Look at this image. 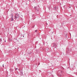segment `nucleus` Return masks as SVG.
<instances>
[{"label": "nucleus", "instance_id": "nucleus-5", "mask_svg": "<svg viewBox=\"0 0 77 77\" xmlns=\"http://www.w3.org/2000/svg\"><path fill=\"white\" fill-rule=\"evenodd\" d=\"M15 18H17V16H15Z\"/></svg>", "mask_w": 77, "mask_h": 77}, {"label": "nucleus", "instance_id": "nucleus-8", "mask_svg": "<svg viewBox=\"0 0 77 77\" xmlns=\"http://www.w3.org/2000/svg\"><path fill=\"white\" fill-rule=\"evenodd\" d=\"M48 48H46V50H48Z\"/></svg>", "mask_w": 77, "mask_h": 77}, {"label": "nucleus", "instance_id": "nucleus-12", "mask_svg": "<svg viewBox=\"0 0 77 77\" xmlns=\"http://www.w3.org/2000/svg\"><path fill=\"white\" fill-rule=\"evenodd\" d=\"M66 52L67 53H68V51H66Z\"/></svg>", "mask_w": 77, "mask_h": 77}, {"label": "nucleus", "instance_id": "nucleus-4", "mask_svg": "<svg viewBox=\"0 0 77 77\" xmlns=\"http://www.w3.org/2000/svg\"><path fill=\"white\" fill-rule=\"evenodd\" d=\"M20 74H21L22 75H23V72H20Z\"/></svg>", "mask_w": 77, "mask_h": 77}, {"label": "nucleus", "instance_id": "nucleus-14", "mask_svg": "<svg viewBox=\"0 0 77 77\" xmlns=\"http://www.w3.org/2000/svg\"><path fill=\"white\" fill-rule=\"evenodd\" d=\"M23 37H24V35L23 36Z\"/></svg>", "mask_w": 77, "mask_h": 77}, {"label": "nucleus", "instance_id": "nucleus-2", "mask_svg": "<svg viewBox=\"0 0 77 77\" xmlns=\"http://www.w3.org/2000/svg\"><path fill=\"white\" fill-rule=\"evenodd\" d=\"M13 20H14V19H13V17H11V21H12Z\"/></svg>", "mask_w": 77, "mask_h": 77}, {"label": "nucleus", "instance_id": "nucleus-1", "mask_svg": "<svg viewBox=\"0 0 77 77\" xmlns=\"http://www.w3.org/2000/svg\"><path fill=\"white\" fill-rule=\"evenodd\" d=\"M55 48H56L57 47V45H56L55 43H53V47H54Z\"/></svg>", "mask_w": 77, "mask_h": 77}, {"label": "nucleus", "instance_id": "nucleus-6", "mask_svg": "<svg viewBox=\"0 0 77 77\" xmlns=\"http://www.w3.org/2000/svg\"><path fill=\"white\" fill-rule=\"evenodd\" d=\"M14 17V16H13V15L11 14V18H13Z\"/></svg>", "mask_w": 77, "mask_h": 77}, {"label": "nucleus", "instance_id": "nucleus-9", "mask_svg": "<svg viewBox=\"0 0 77 77\" xmlns=\"http://www.w3.org/2000/svg\"><path fill=\"white\" fill-rule=\"evenodd\" d=\"M34 8L35 9H36V7H34Z\"/></svg>", "mask_w": 77, "mask_h": 77}, {"label": "nucleus", "instance_id": "nucleus-3", "mask_svg": "<svg viewBox=\"0 0 77 77\" xmlns=\"http://www.w3.org/2000/svg\"><path fill=\"white\" fill-rule=\"evenodd\" d=\"M16 15H17V16H18V17L19 16V14H16Z\"/></svg>", "mask_w": 77, "mask_h": 77}, {"label": "nucleus", "instance_id": "nucleus-10", "mask_svg": "<svg viewBox=\"0 0 77 77\" xmlns=\"http://www.w3.org/2000/svg\"><path fill=\"white\" fill-rule=\"evenodd\" d=\"M35 32H37V30H35Z\"/></svg>", "mask_w": 77, "mask_h": 77}, {"label": "nucleus", "instance_id": "nucleus-7", "mask_svg": "<svg viewBox=\"0 0 77 77\" xmlns=\"http://www.w3.org/2000/svg\"><path fill=\"white\" fill-rule=\"evenodd\" d=\"M2 38H1L0 39V42H2Z\"/></svg>", "mask_w": 77, "mask_h": 77}, {"label": "nucleus", "instance_id": "nucleus-11", "mask_svg": "<svg viewBox=\"0 0 77 77\" xmlns=\"http://www.w3.org/2000/svg\"><path fill=\"white\" fill-rule=\"evenodd\" d=\"M17 69H18V68H16V70H17Z\"/></svg>", "mask_w": 77, "mask_h": 77}, {"label": "nucleus", "instance_id": "nucleus-15", "mask_svg": "<svg viewBox=\"0 0 77 77\" xmlns=\"http://www.w3.org/2000/svg\"><path fill=\"white\" fill-rule=\"evenodd\" d=\"M66 36H67V35H66Z\"/></svg>", "mask_w": 77, "mask_h": 77}, {"label": "nucleus", "instance_id": "nucleus-13", "mask_svg": "<svg viewBox=\"0 0 77 77\" xmlns=\"http://www.w3.org/2000/svg\"><path fill=\"white\" fill-rule=\"evenodd\" d=\"M69 8H71V7H69Z\"/></svg>", "mask_w": 77, "mask_h": 77}, {"label": "nucleus", "instance_id": "nucleus-17", "mask_svg": "<svg viewBox=\"0 0 77 77\" xmlns=\"http://www.w3.org/2000/svg\"><path fill=\"white\" fill-rule=\"evenodd\" d=\"M5 42H6V40H5Z\"/></svg>", "mask_w": 77, "mask_h": 77}, {"label": "nucleus", "instance_id": "nucleus-16", "mask_svg": "<svg viewBox=\"0 0 77 77\" xmlns=\"http://www.w3.org/2000/svg\"><path fill=\"white\" fill-rule=\"evenodd\" d=\"M4 66H3V67Z\"/></svg>", "mask_w": 77, "mask_h": 77}]
</instances>
